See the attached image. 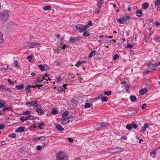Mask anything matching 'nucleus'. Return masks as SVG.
Returning a JSON list of instances; mask_svg holds the SVG:
<instances>
[{
    "label": "nucleus",
    "instance_id": "52",
    "mask_svg": "<svg viewBox=\"0 0 160 160\" xmlns=\"http://www.w3.org/2000/svg\"><path fill=\"white\" fill-rule=\"evenodd\" d=\"M8 82L11 85H12L14 84V82H12L11 81V80L10 79H8Z\"/></svg>",
    "mask_w": 160,
    "mask_h": 160
},
{
    "label": "nucleus",
    "instance_id": "37",
    "mask_svg": "<svg viewBox=\"0 0 160 160\" xmlns=\"http://www.w3.org/2000/svg\"><path fill=\"white\" fill-rule=\"evenodd\" d=\"M85 32L83 33V35L85 37H87L89 35V33L88 32V31H85Z\"/></svg>",
    "mask_w": 160,
    "mask_h": 160
},
{
    "label": "nucleus",
    "instance_id": "20",
    "mask_svg": "<svg viewBox=\"0 0 160 160\" xmlns=\"http://www.w3.org/2000/svg\"><path fill=\"white\" fill-rule=\"evenodd\" d=\"M149 7V4L147 2H145L142 5V8L144 9H147Z\"/></svg>",
    "mask_w": 160,
    "mask_h": 160
},
{
    "label": "nucleus",
    "instance_id": "13",
    "mask_svg": "<svg viewBox=\"0 0 160 160\" xmlns=\"http://www.w3.org/2000/svg\"><path fill=\"white\" fill-rule=\"evenodd\" d=\"M67 118H68L65 117L61 119V121H62V124H65L69 122V120Z\"/></svg>",
    "mask_w": 160,
    "mask_h": 160
},
{
    "label": "nucleus",
    "instance_id": "34",
    "mask_svg": "<svg viewBox=\"0 0 160 160\" xmlns=\"http://www.w3.org/2000/svg\"><path fill=\"white\" fill-rule=\"evenodd\" d=\"M27 117L28 120H33L35 118L34 117L31 115H29Z\"/></svg>",
    "mask_w": 160,
    "mask_h": 160
},
{
    "label": "nucleus",
    "instance_id": "43",
    "mask_svg": "<svg viewBox=\"0 0 160 160\" xmlns=\"http://www.w3.org/2000/svg\"><path fill=\"white\" fill-rule=\"evenodd\" d=\"M91 106V104L89 103H86L84 105V107L85 108H89Z\"/></svg>",
    "mask_w": 160,
    "mask_h": 160
},
{
    "label": "nucleus",
    "instance_id": "18",
    "mask_svg": "<svg viewBox=\"0 0 160 160\" xmlns=\"http://www.w3.org/2000/svg\"><path fill=\"white\" fill-rule=\"evenodd\" d=\"M103 1L104 0H100L98 1V3L97 4L98 7L100 9H101V6Z\"/></svg>",
    "mask_w": 160,
    "mask_h": 160
},
{
    "label": "nucleus",
    "instance_id": "29",
    "mask_svg": "<svg viewBox=\"0 0 160 160\" xmlns=\"http://www.w3.org/2000/svg\"><path fill=\"white\" fill-rule=\"evenodd\" d=\"M155 5L158 6V7L159 8V5H160V0H157L155 2Z\"/></svg>",
    "mask_w": 160,
    "mask_h": 160
},
{
    "label": "nucleus",
    "instance_id": "58",
    "mask_svg": "<svg viewBox=\"0 0 160 160\" xmlns=\"http://www.w3.org/2000/svg\"><path fill=\"white\" fill-rule=\"evenodd\" d=\"M121 139L124 140H126L127 139V138L125 136H122L121 137Z\"/></svg>",
    "mask_w": 160,
    "mask_h": 160
},
{
    "label": "nucleus",
    "instance_id": "5",
    "mask_svg": "<svg viewBox=\"0 0 160 160\" xmlns=\"http://www.w3.org/2000/svg\"><path fill=\"white\" fill-rule=\"evenodd\" d=\"M138 127V125L134 122L127 124L126 126V128L128 130H131L132 128H133L134 129H136Z\"/></svg>",
    "mask_w": 160,
    "mask_h": 160
},
{
    "label": "nucleus",
    "instance_id": "4",
    "mask_svg": "<svg viewBox=\"0 0 160 160\" xmlns=\"http://www.w3.org/2000/svg\"><path fill=\"white\" fill-rule=\"evenodd\" d=\"M28 46L31 48H38L40 44L35 42H30L27 43Z\"/></svg>",
    "mask_w": 160,
    "mask_h": 160
},
{
    "label": "nucleus",
    "instance_id": "30",
    "mask_svg": "<svg viewBox=\"0 0 160 160\" xmlns=\"http://www.w3.org/2000/svg\"><path fill=\"white\" fill-rule=\"evenodd\" d=\"M101 123L102 125L103 128H104V129L109 124V123L106 122H101Z\"/></svg>",
    "mask_w": 160,
    "mask_h": 160
},
{
    "label": "nucleus",
    "instance_id": "24",
    "mask_svg": "<svg viewBox=\"0 0 160 160\" xmlns=\"http://www.w3.org/2000/svg\"><path fill=\"white\" fill-rule=\"evenodd\" d=\"M24 86L23 84H21L15 86V88L18 90H22L24 88Z\"/></svg>",
    "mask_w": 160,
    "mask_h": 160
},
{
    "label": "nucleus",
    "instance_id": "14",
    "mask_svg": "<svg viewBox=\"0 0 160 160\" xmlns=\"http://www.w3.org/2000/svg\"><path fill=\"white\" fill-rule=\"evenodd\" d=\"M25 128L24 127H21L18 128L16 130L17 132H25Z\"/></svg>",
    "mask_w": 160,
    "mask_h": 160
},
{
    "label": "nucleus",
    "instance_id": "61",
    "mask_svg": "<svg viewBox=\"0 0 160 160\" xmlns=\"http://www.w3.org/2000/svg\"><path fill=\"white\" fill-rule=\"evenodd\" d=\"M71 102L75 104H76L78 103V102L75 100L74 99H72L71 101Z\"/></svg>",
    "mask_w": 160,
    "mask_h": 160
},
{
    "label": "nucleus",
    "instance_id": "56",
    "mask_svg": "<svg viewBox=\"0 0 160 160\" xmlns=\"http://www.w3.org/2000/svg\"><path fill=\"white\" fill-rule=\"evenodd\" d=\"M5 91H7L9 92H11V89L9 88H8L7 87H6Z\"/></svg>",
    "mask_w": 160,
    "mask_h": 160
},
{
    "label": "nucleus",
    "instance_id": "36",
    "mask_svg": "<svg viewBox=\"0 0 160 160\" xmlns=\"http://www.w3.org/2000/svg\"><path fill=\"white\" fill-rule=\"evenodd\" d=\"M108 98L106 97H101L100 99H101L102 101L107 102V101Z\"/></svg>",
    "mask_w": 160,
    "mask_h": 160
},
{
    "label": "nucleus",
    "instance_id": "27",
    "mask_svg": "<svg viewBox=\"0 0 160 160\" xmlns=\"http://www.w3.org/2000/svg\"><path fill=\"white\" fill-rule=\"evenodd\" d=\"M147 92V89H142L139 92V93L141 95H143Z\"/></svg>",
    "mask_w": 160,
    "mask_h": 160
},
{
    "label": "nucleus",
    "instance_id": "51",
    "mask_svg": "<svg viewBox=\"0 0 160 160\" xmlns=\"http://www.w3.org/2000/svg\"><path fill=\"white\" fill-rule=\"evenodd\" d=\"M101 11V9H100L99 8L98 9H97L96 10H95V14H97L99 12H100Z\"/></svg>",
    "mask_w": 160,
    "mask_h": 160
},
{
    "label": "nucleus",
    "instance_id": "21",
    "mask_svg": "<svg viewBox=\"0 0 160 160\" xmlns=\"http://www.w3.org/2000/svg\"><path fill=\"white\" fill-rule=\"evenodd\" d=\"M6 103L3 100H0V108H2L4 105H6Z\"/></svg>",
    "mask_w": 160,
    "mask_h": 160
},
{
    "label": "nucleus",
    "instance_id": "9",
    "mask_svg": "<svg viewBox=\"0 0 160 160\" xmlns=\"http://www.w3.org/2000/svg\"><path fill=\"white\" fill-rule=\"evenodd\" d=\"M158 150V148H155L152 149V151L150 153V156L153 158H155L156 157V152Z\"/></svg>",
    "mask_w": 160,
    "mask_h": 160
},
{
    "label": "nucleus",
    "instance_id": "45",
    "mask_svg": "<svg viewBox=\"0 0 160 160\" xmlns=\"http://www.w3.org/2000/svg\"><path fill=\"white\" fill-rule=\"evenodd\" d=\"M112 93V92L111 91H106L104 92V94L108 96H109Z\"/></svg>",
    "mask_w": 160,
    "mask_h": 160
},
{
    "label": "nucleus",
    "instance_id": "10",
    "mask_svg": "<svg viewBox=\"0 0 160 160\" xmlns=\"http://www.w3.org/2000/svg\"><path fill=\"white\" fill-rule=\"evenodd\" d=\"M79 39L78 38L75 37H72L70 38L69 41L72 43H76L77 41L79 40Z\"/></svg>",
    "mask_w": 160,
    "mask_h": 160
},
{
    "label": "nucleus",
    "instance_id": "54",
    "mask_svg": "<svg viewBox=\"0 0 160 160\" xmlns=\"http://www.w3.org/2000/svg\"><path fill=\"white\" fill-rule=\"evenodd\" d=\"M46 139V137L45 136L40 137V140L42 141H44Z\"/></svg>",
    "mask_w": 160,
    "mask_h": 160
},
{
    "label": "nucleus",
    "instance_id": "53",
    "mask_svg": "<svg viewBox=\"0 0 160 160\" xmlns=\"http://www.w3.org/2000/svg\"><path fill=\"white\" fill-rule=\"evenodd\" d=\"M6 87H5L4 85H1L0 86V89L2 90H3L5 91V89Z\"/></svg>",
    "mask_w": 160,
    "mask_h": 160
},
{
    "label": "nucleus",
    "instance_id": "48",
    "mask_svg": "<svg viewBox=\"0 0 160 160\" xmlns=\"http://www.w3.org/2000/svg\"><path fill=\"white\" fill-rule=\"evenodd\" d=\"M133 47V46L131 44H128L127 45L126 48H132Z\"/></svg>",
    "mask_w": 160,
    "mask_h": 160
},
{
    "label": "nucleus",
    "instance_id": "42",
    "mask_svg": "<svg viewBox=\"0 0 160 160\" xmlns=\"http://www.w3.org/2000/svg\"><path fill=\"white\" fill-rule=\"evenodd\" d=\"M44 125V123H40L38 127V128H39L40 129H42L43 128V126Z\"/></svg>",
    "mask_w": 160,
    "mask_h": 160
},
{
    "label": "nucleus",
    "instance_id": "22",
    "mask_svg": "<svg viewBox=\"0 0 160 160\" xmlns=\"http://www.w3.org/2000/svg\"><path fill=\"white\" fill-rule=\"evenodd\" d=\"M95 129L97 130H101L100 123H97L94 126Z\"/></svg>",
    "mask_w": 160,
    "mask_h": 160
},
{
    "label": "nucleus",
    "instance_id": "57",
    "mask_svg": "<svg viewBox=\"0 0 160 160\" xmlns=\"http://www.w3.org/2000/svg\"><path fill=\"white\" fill-rule=\"evenodd\" d=\"M146 104L145 103H144L142 105V109H144L145 108H146Z\"/></svg>",
    "mask_w": 160,
    "mask_h": 160
},
{
    "label": "nucleus",
    "instance_id": "33",
    "mask_svg": "<svg viewBox=\"0 0 160 160\" xmlns=\"http://www.w3.org/2000/svg\"><path fill=\"white\" fill-rule=\"evenodd\" d=\"M9 137L12 138H15L16 137V134L15 133H12L9 134L8 135Z\"/></svg>",
    "mask_w": 160,
    "mask_h": 160
},
{
    "label": "nucleus",
    "instance_id": "38",
    "mask_svg": "<svg viewBox=\"0 0 160 160\" xmlns=\"http://www.w3.org/2000/svg\"><path fill=\"white\" fill-rule=\"evenodd\" d=\"M20 120L22 121H24L28 120L27 117L22 116L20 118Z\"/></svg>",
    "mask_w": 160,
    "mask_h": 160
},
{
    "label": "nucleus",
    "instance_id": "12",
    "mask_svg": "<svg viewBox=\"0 0 160 160\" xmlns=\"http://www.w3.org/2000/svg\"><path fill=\"white\" fill-rule=\"evenodd\" d=\"M38 100H35L31 102H28L26 103V105L28 107H31L36 104L38 102Z\"/></svg>",
    "mask_w": 160,
    "mask_h": 160
},
{
    "label": "nucleus",
    "instance_id": "55",
    "mask_svg": "<svg viewBox=\"0 0 160 160\" xmlns=\"http://www.w3.org/2000/svg\"><path fill=\"white\" fill-rule=\"evenodd\" d=\"M8 68H0V70L7 71Z\"/></svg>",
    "mask_w": 160,
    "mask_h": 160
},
{
    "label": "nucleus",
    "instance_id": "3",
    "mask_svg": "<svg viewBox=\"0 0 160 160\" xmlns=\"http://www.w3.org/2000/svg\"><path fill=\"white\" fill-rule=\"evenodd\" d=\"M89 27L87 25H83L81 24L76 25L75 28L77 30L80 31V32H84Z\"/></svg>",
    "mask_w": 160,
    "mask_h": 160
},
{
    "label": "nucleus",
    "instance_id": "46",
    "mask_svg": "<svg viewBox=\"0 0 160 160\" xmlns=\"http://www.w3.org/2000/svg\"><path fill=\"white\" fill-rule=\"evenodd\" d=\"M5 127V125L3 124H0V130L3 129Z\"/></svg>",
    "mask_w": 160,
    "mask_h": 160
},
{
    "label": "nucleus",
    "instance_id": "11",
    "mask_svg": "<svg viewBox=\"0 0 160 160\" xmlns=\"http://www.w3.org/2000/svg\"><path fill=\"white\" fill-rule=\"evenodd\" d=\"M38 66L42 71H44V70H45V68H47V70L49 69V67L46 64H44L43 65L42 64H41L39 65Z\"/></svg>",
    "mask_w": 160,
    "mask_h": 160
},
{
    "label": "nucleus",
    "instance_id": "47",
    "mask_svg": "<svg viewBox=\"0 0 160 160\" xmlns=\"http://www.w3.org/2000/svg\"><path fill=\"white\" fill-rule=\"evenodd\" d=\"M154 40L156 42H160V36H158L157 37H156L154 38Z\"/></svg>",
    "mask_w": 160,
    "mask_h": 160
},
{
    "label": "nucleus",
    "instance_id": "2",
    "mask_svg": "<svg viewBox=\"0 0 160 160\" xmlns=\"http://www.w3.org/2000/svg\"><path fill=\"white\" fill-rule=\"evenodd\" d=\"M67 157L64 153L60 152L56 154L55 160H67Z\"/></svg>",
    "mask_w": 160,
    "mask_h": 160
},
{
    "label": "nucleus",
    "instance_id": "8",
    "mask_svg": "<svg viewBox=\"0 0 160 160\" xmlns=\"http://www.w3.org/2000/svg\"><path fill=\"white\" fill-rule=\"evenodd\" d=\"M149 127V124L147 123H144L143 126L142 127V128L140 131V132H144L147 128H148Z\"/></svg>",
    "mask_w": 160,
    "mask_h": 160
},
{
    "label": "nucleus",
    "instance_id": "7",
    "mask_svg": "<svg viewBox=\"0 0 160 160\" xmlns=\"http://www.w3.org/2000/svg\"><path fill=\"white\" fill-rule=\"evenodd\" d=\"M147 65L148 68H152V70H155V67L158 65V64L156 63H152V62L148 63Z\"/></svg>",
    "mask_w": 160,
    "mask_h": 160
},
{
    "label": "nucleus",
    "instance_id": "62",
    "mask_svg": "<svg viewBox=\"0 0 160 160\" xmlns=\"http://www.w3.org/2000/svg\"><path fill=\"white\" fill-rule=\"evenodd\" d=\"M66 89L67 88H63L62 87H60V90L61 92H63L65 89Z\"/></svg>",
    "mask_w": 160,
    "mask_h": 160
},
{
    "label": "nucleus",
    "instance_id": "64",
    "mask_svg": "<svg viewBox=\"0 0 160 160\" xmlns=\"http://www.w3.org/2000/svg\"><path fill=\"white\" fill-rule=\"evenodd\" d=\"M32 56L29 55L27 57V58L28 60H29L30 59H32Z\"/></svg>",
    "mask_w": 160,
    "mask_h": 160
},
{
    "label": "nucleus",
    "instance_id": "1",
    "mask_svg": "<svg viewBox=\"0 0 160 160\" xmlns=\"http://www.w3.org/2000/svg\"><path fill=\"white\" fill-rule=\"evenodd\" d=\"M9 17L8 11H4L0 12V21L4 23Z\"/></svg>",
    "mask_w": 160,
    "mask_h": 160
},
{
    "label": "nucleus",
    "instance_id": "15",
    "mask_svg": "<svg viewBox=\"0 0 160 160\" xmlns=\"http://www.w3.org/2000/svg\"><path fill=\"white\" fill-rule=\"evenodd\" d=\"M51 112L52 114L56 115L59 113V111L57 108H54L52 109Z\"/></svg>",
    "mask_w": 160,
    "mask_h": 160
},
{
    "label": "nucleus",
    "instance_id": "63",
    "mask_svg": "<svg viewBox=\"0 0 160 160\" xmlns=\"http://www.w3.org/2000/svg\"><path fill=\"white\" fill-rule=\"evenodd\" d=\"M155 25L157 26L158 27L159 26L160 27V22H156L155 24Z\"/></svg>",
    "mask_w": 160,
    "mask_h": 160
},
{
    "label": "nucleus",
    "instance_id": "26",
    "mask_svg": "<svg viewBox=\"0 0 160 160\" xmlns=\"http://www.w3.org/2000/svg\"><path fill=\"white\" fill-rule=\"evenodd\" d=\"M51 9V7L49 5L44 6L43 8V10L45 11L49 10H50Z\"/></svg>",
    "mask_w": 160,
    "mask_h": 160
},
{
    "label": "nucleus",
    "instance_id": "16",
    "mask_svg": "<svg viewBox=\"0 0 160 160\" xmlns=\"http://www.w3.org/2000/svg\"><path fill=\"white\" fill-rule=\"evenodd\" d=\"M37 112L40 115H42L44 112L40 108H38L36 109Z\"/></svg>",
    "mask_w": 160,
    "mask_h": 160
},
{
    "label": "nucleus",
    "instance_id": "17",
    "mask_svg": "<svg viewBox=\"0 0 160 160\" xmlns=\"http://www.w3.org/2000/svg\"><path fill=\"white\" fill-rule=\"evenodd\" d=\"M97 52V51L94 50L92 51L90 53L89 55L88 58H91L93 55H94Z\"/></svg>",
    "mask_w": 160,
    "mask_h": 160
},
{
    "label": "nucleus",
    "instance_id": "60",
    "mask_svg": "<svg viewBox=\"0 0 160 160\" xmlns=\"http://www.w3.org/2000/svg\"><path fill=\"white\" fill-rule=\"evenodd\" d=\"M152 72V71L151 70V69H150V70L146 69L145 70V73L146 74H148L149 72Z\"/></svg>",
    "mask_w": 160,
    "mask_h": 160
},
{
    "label": "nucleus",
    "instance_id": "40",
    "mask_svg": "<svg viewBox=\"0 0 160 160\" xmlns=\"http://www.w3.org/2000/svg\"><path fill=\"white\" fill-rule=\"evenodd\" d=\"M3 41V39L2 38V33L0 32V43L2 42Z\"/></svg>",
    "mask_w": 160,
    "mask_h": 160
},
{
    "label": "nucleus",
    "instance_id": "59",
    "mask_svg": "<svg viewBox=\"0 0 160 160\" xmlns=\"http://www.w3.org/2000/svg\"><path fill=\"white\" fill-rule=\"evenodd\" d=\"M67 139L68 141L71 142H72L73 141V139L71 138H68Z\"/></svg>",
    "mask_w": 160,
    "mask_h": 160
},
{
    "label": "nucleus",
    "instance_id": "44",
    "mask_svg": "<svg viewBox=\"0 0 160 160\" xmlns=\"http://www.w3.org/2000/svg\"><path fill=\"white\" fill-rule=\"evenodd\" d=\"M129 88L130 87L129 85L127 84L125 86V89L127 92L129 90Z\"/></svg>",
    "mask_w": 160,
    "mask_h": 160
},
{
    "label": "nucleus",
    "instance_id": "23",
    "mask_svg": "<svg viewBox=\"0 0 160 160\" xmlns=\"http://www.w3.org/2000/svg\"><path fill=\"white\" fill-rule=\"evenodd\" d=\"M136 13L137 16L139 17H141L142 14V13L141 10H139L137 11L136 12Z\"/></svg>",
    "mask_w": 160,
    "mask_h": 160
},
{
    "label": "nucleus",
    "instance_id": "39",
    "mask_svg": "<svg viewBox=\"0 0 160 160\" xmlns=\"http://www.w3.org/2000/svg\"><path fill=\"white\" fill-rule=\"evenodd\" d=\"M31 113V111L29 110H26L23 112L24 115L30 114Z\"/></svg>",
    "mask_w": 160,
    "mask_h": 160
},
{
    "label": "nucleus",
    "instance_id": "50",
    "mask_svg": "<svg viewBox=\"0 0 160 160\" xmlns=\"http://www.w3.org/2000/svg\"><path fill=\"white\" fill-rule=\"evenodd\" d=\"M81 65L80 61H79L75 64V66L76 67H79Z\"/></svg>",
    "mask_w": 160,
    "mask_h": 160
},
{
    "label": "nucleus",
    "instance_id": "28",
    "mask_svg": "<svg viewBox=\"0 0 160 160\" xmlns=\"http://www.w3.org/2000/svg\"><path fill=\"white\" fill-rule=\"evenodd\" d=\"M60 47L61 48L63 49H65L68 47L67 45L63 44H61L60 45Z\"/></svg>",
    "mask_w": 160,
    "mask_h": 160
},
{
    "label": "nucleus",
    "instance_id": "31",
    "mask_svg": "<svg viewBox=\"0 0 160 160\" xmlns=\"http://www.w3.org/2000/svg\"><path fill=\"white\" fill-rule=\"evenodd\" d=\"M56 79H57V83L58 84L60 83V80L61 79V78L60 77V75L58 76V77H57L56 78Z\"/></svg>",
    "mask_w": 160,
    "mask_h": 160
},
{
    "label": "nucleus",
    "instance_id": "19",
    "mask_svg": "<svg viewBox=\"0 0 160 160\" xmlns=\"http://www.w3.org/2000/svg\"><path fill=\"white\" fill-rule=\"evenodd\" d=\"M56 127L58 130L60 131H62L64 130V128L60 124H58L56 125Z\"/></svg>",
    "mask_w": 160,
    "mask_h": 160
},
{
    "label": "nucleus",
    "instance_id": "41",
    "mask_svg": "<svg viewBox=\"0 0 160 160\" xmlns=\"http://www.w3.org/2000/svg\"><path fill=\"white\" fill-rule=\"evenodd\" d=\"M119 58V56L117 54H115L113 58V60H115Z\"/></svg>",
    "mask_w": 160,
    "mask_h": 160
},
{
    "label": "nucleus",
    "instance_id": "32",
    "mask_svg": "<svg viewBox=\"0 0 160 160\" xmlns=\"http://www.w3.org/2000/svg\"><path fill=\"white\" fill-rule=\"evenodd\" d=\"M14 64L16 68H20V66L18 65V62L17 61L15 60L14 61Z\"/></svg>",
    "mask_w": 160,
    "mask_h": 160
},
{
    "label": "nucleus",
    "instance_id": "49",
    "mask_svg": "<svg viewBox=\"0 0 160 160\" xmlns=\"http://www.w3.org/2000/svg\"><path fill=\"white\" fill-rule=\"evenodd\" d=\"M42 147L41 145L37 146L36 148L38 150H40L42 149Z\"/></svg>",
    "mask_w": 160,
    "mask_h": 160
},
{
    "label": "nucleus",
    "instance_id": "35",
    "mask_svg": "<svg viewBox=\"0 0 160 160\" xmlns=\"http://www.w3.org/2000/svg\"><path fill=\"white\" fill-rule=\"evenodd\" d=\"M69 113V111H66L62 114V116L63 117H65Z\"/></svg>",
    "mask_w": 160,
    "mask_h": 160
},
{
    "label": "nucleus",
    "instance_id": "6",
    "mask_svg": "<svg viewBox=\"0 0 160 160\" xmlns=\"http://www.w3.org/2000/svg\"><path fill=\"white\" fill-rule=\"evenodd\" d=\"M128 18H130V16L126 15L123 18H119L118 20V22L119 24H122L126 21L127 19Z\"/></svg>",
    "mask_w": 160,
    "mask_h": 160
},
{
    "label": "nucleus",
    "instance_id": "25",
    "mask_svg": "<svg viewBox=\"0 0 160 160\" xmlns=\"http://www.w3.org/2000/svg\"><path fill=\"white\" fill-rule=\"evenodd\" d=\"M130 99L132 102H135L137 100L136 97L134 96H131L130 97Z\"/></svg>",
    "mask_w": 160,
    "mask_h": 160
}]
</instances>
